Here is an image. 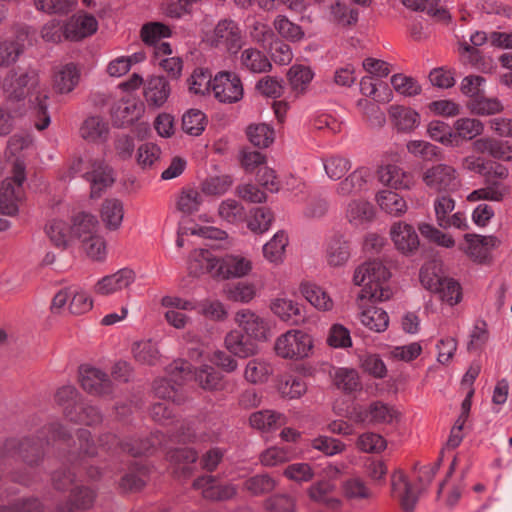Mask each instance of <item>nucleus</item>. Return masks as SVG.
Returning a JSON list of instances; mask_svg holds the SVG:
<instances>
[{"label": "nucleus", "mask_w": 512, "mask_h": 512, "mask_svg": "<svg viewBox=\"0 0 512 512\" xmlns=\"http://www.w3.org/2000/svg\"><path fill=\"white\" fill-rule=\"evenodd\" d=\"M218 260L210 250L197 249L194 250L190 256L188 269L190 274L199 276L205 273L216 277Z\"/></svg>", "instance_id": "29"}, {"label": "nucleus", "mask_w": 512, "mask_h": 512, "mask_svg": "<svg viewBox=\"0 0 512 512\" xmlns=\"http://www.w3.org/2000/svg\"><path fill=\"white\" fill-rule=\"evenodd\" d=\"M247 136L254 146L266 148L274 141V130L267 124L250 125L247 128Z\"/></svg>", "instance_id": "59"}, {"label": "nucleus", "mask_w": 512, "mask_h": 512, "mask_svg": "<svg viewBox=\"0 0 512 512\" xmlns=\"http://www.w3.org/2000/svg\"><path fill=\"white\" fill-rule=\"evenodd\" d=\"M391 238L397 250L403 254H412L419 247V237L414 227L404 222L394 223L390 230Z\"/></svg>", "instance_id": "18"}, {"label": "nucleus", "mask_w": 512, "mask_h": 512, "mask_svg": "<svg viewBox=\"0 0 512 512\" xmlns=\"http://www.w3.org/2000/svg\"><path fill=\"white\" fill-rule=\"evenodd\" d=\"M67 419L85 425H96L102 422V414L95 406L80 402L75 411L67 410Z\"/></svg>", "instance_id": "47"}, {"label": "nucleus", "mask_w": 512, "mask_h": 512, "mask_svg": "<svg viewBox=\"0 0 512 512\" xmlns=\"http://www.w3.org/2000/svg\"><path fill=\"white\" fill-rule=\"evenodd\" d=\"M361 323L375 332H383L389 324V317L386 311L376 306H369L363 309L360 314Z\"/></svg>", "instance_id": "45"}, {"label": "nucleus", "mask_w": 512, "mask_h": 512, "mask_svg": "<svg viewBox=\"0 0 512 512\" xmlns=\"http://www.w3.org/2000/svg\"><path fill=\"white\" fill-rule=\"evenodd\" d=\"M277 482L269 474H257L244 481L243 487L253 496H259L272 492Z\"/></svg>", "instance_id": "51"}, {"label": "nucleus", "mask_w": 512, "mask_h": 512, "mask_svg": "<svg viewBox=\"0 0 512 512\" xmlns=\"http://www.w3.org/2000/svg\"><path fill=\"white\" fill-rule=\"evenodd\" d=\"M171 87L164 76L150 77L144 86V98L151 108H160L168 100Z\"/></svg>", "instance_id": "23"}, {"label": "nucleus", "mask_w": 512, "mask_h": 512, "mask_svg": "<svg viewBox=\"0 0 512 512\" xmlns=\"http://www.w3.org/2000/svg\"><path fill=\"white\" fill-rule=\"evenodd\" d=\"M169 379L156 380L153 385L155 395L160 399H173L176 389L173 384L181 385L191 375V364L184 360L174 361L168 368Z\"/></svg>", "instance_id": "9"}, {"label": "nucleus", "mask_w": 512, "mask_h": 512, "mask_svg": "<svg viewBox=\"0 0 512 512\" xmlns=\"http://www.w3.org/2000/svg\"><path fill=\"white\" fill-rule=\"evenodd\" d=\"M335 486L327 480L314 483L308 489V495L311 500L323 504L329 508L336 509L340 502L332 496Z\"/></svg>", "instance_id": "43"}, {"label": "nucleus", "mask_w": 512, "mask_h": 512, "mask_svg": "<svg viewBox=\"0 0 512 512\" xmlns=\"http://www.w3.org/2000/svg\"><path fill=\"white\" fill-rule=\"evenodd\" d=\"M272 373L271 366L262 359L250 360L245 368L244 377L251 383H263L267 381L269 375Z\"/></svg>", "instance_id": "58"}, {"label": "nucleus", "mask_w": 512, "mask_h": 512, "mask_svg": "<svg viewBox=\"0 0 512 512\" xmlns=\"http://www.w3.org/2000/svg\"><path fill=\"white\" fill-rule=\"evenodd\" d=\"M391 494L399 499L405 512H412L418 501V494L402 470L395 471L391 476Z\"/></svg>", "instance_id": "13"}, {"label": "nucleus", "mask_w": 512, "mask_h": 512, "mask_svg": "<svg viewBox=\"0 0 512 512\" xmlns=\"http://www.w3.org/2000/svg\"><path fill=\"white\" fill-rule=\"evenodd\" d=\"M212 92L219 102L232 104L243 98L244 89L236 73L220 71L213 78Z\"/></svg>", "instance_id": "8"}, {"label": "nucleus", "mask_w": 512, "mask_h": 512, "mask_svg": "<svg viewBox=\"0 0 512 512\" xmlns=\"http://www.w3.org/2000/svg\"><path fill=\"white\" fill-rule=\"evenodd\" d=\"M226 349L239 358H248L257 354L258 345L241 331L232 330L225 336Z\"/></svg>", "instance_id": "26"}, {"label": "nucleus", "mask_w": 512, "mask_h": 512, "mask_svg": "<svg viewBox=\"0 0 512 512\" xmlns=\"http://www.w3.org/2000/svg\"><path fill=\"white\" fill-rule=\"evenodd\" d=\"M271 309L274 314L291 325H299L306 319L303 308L290 299H276Z\"/></svg>", "instance_id": "35"}, {"label": "nucleus", "mask_w": 512, "mask_h": 512, "mask_svg": "<svg viewBox=\"0 0 512 512\" xmlns=\"http://www.w3.org/2000/svg\"><path fill=\"white\" fill-rule=\"evenodd\" d=\"M375 216L373 205L362 199L351 200L346 207L345 218L356 228H365Z\"/></svg>", "instance_id": "25"}, {"label": "nucleus", "mask_w": 512, "mask_h": 512, "mask_svg": "<svg viewBox=\"0 0 512 512\" xmlns=\"http://www.w3.org/2000/svg\"><path fill=\"white\" fill-rule=\"evenodd\" d=\"M453 127L454 138L459 137L464 140H472L481 135L484 130L483 123L474 118H459Z\"/></svg>", "instance_id": "53"}, {"label": "nucleus", "mask_w": 512, "mask_h": 512, "mask_svg": "<svg viewBox=\"0 0 512 512\" xmlns=\"http://www.w3.org/2000/svg\"><path fill=\"white\" fill-rule=\"evenodd\" d=\"M79 380L81 387L91 395L104 397L111 395L114 391V384L109 375L89 365L80 366Z\"/></svg>", "instance_id": "10"}, {"label": "nucleus", "mask_w": 512, "mask_h": 512, "mask_svg": "<svg viewBox=\"0 0 512 512\" xmlns=\"http://www.w3.org/2000/svg\"><path fill=\"white\" fill-rule=\"evenodd\" d=\"M370 176L368 168L359 167L338 183L335 193L340 197L360 194L366 190Z\"/></svg>", "instance_id": "24"}, {"label": "nucleus", "mask_w": 512, "mask_h": 512, "mask_svg": "<svg viewBox=\"0 0 512 512\" xmlns=\"http://www.w3.org/2000/svg\"><path fill=\"white\" fill-rule=\"evenodd\" d=\"M396 417V411L381 401L372 402L366 411L360 414L362 421L372 424H390Z\"/></svg>", "instance_id": "40"}, {"label": "nucleus", "mask_w": 512, "mask_h": 512, "mask_svg": "<svg viewBox=\"0 0 512 512\" xmlns=\"http://www.w3.org/2000/svg\"><path fill=\"white\" fill-rule=\"evenodd\" d=\"M38 433L37 441L30 438L6 440L0 444V458L19 457L28 466L33 467L42 460L45 444H49L50 441L66 440L69 436L59 423L45 425Z\"/></svg>", "instance_id": "2"}, {"label": "nucleus", "mask_w": 512, "mask_h": 512, "mask_svg": "<svg viewBox=\"0 0 512 512\" xmlns=\"http://www.w3.org/2000/svg\"><path fill=\"white\" fill-rule=\"evenodd\" d=\"M148 467L141 462H134L127 473H125L120 482L119 488L123 492L140 491L148 480Z\"/></svg>", "instance_id": "34"}, {"label": "nucleus", "mask_w": 512, "mask_h": 512, "mask_svg": "<svg viewBox=\"0 0 512 512\" xmlns=\"http://www.w3.org/2000/svg\"><path fill=\"white\" fill-rule=\"evenodd\" d=\"M2 90L8 102L19 103L28 98L30 108L38 118L35 122L38 130H44L49 126L51 120L47 104L48 91L41 85L36 69L27 68L23 71L11 69L3 79Z\"/></svg>", "instance_id": "1"}, {"label": "nucleus", "mask_w": 512, "mask_h": 512, "mask_svg": "<svg viewBox=\"0 0 512 512\" xmlns=\"http://www.w3.org/2000/svg\"><path fill=\"white\" fill-rule=\"evenodd\" d=\"M77 438L79 441V453L77 456L71 453L68 461L71 463L73 470L83 468L86 470L89 479L97 480L102 474L100 469L88 464L85 459L86 457L91 458L97 454V448L91 442V433L86 429H79Z\"/></svg>", "instance_id": "11"}, {"label": "nucleus", "mask_w": 512, "mask_h": 512, "mask_svg": "<svg viewBox=\"0 0 512 512\" xmlns=\"http://www.w3.org/2000/svg\"><path fill=\"white\" fill-rule=\"evenodd\" d=\"M96 497L95 491L88 487H77L70 493L68 501L60 504L56 512H84L92 507Z\"/></svg>", "instance_id": "28"}, {"label": "nucleus", "mask_w": 512, "mask_h": 512, "mask_svg": "<svg viewBox=\"0 0 512 512\" xmlns=\"http://www.w3.org/2000/svg\"><path fill=\"white\" fill-rule=\"evenodd\" d=\"M24 53V44L18 39H0V67L14 65Z\"/></svg>", "instance_id": "46"}, {"label": "nucleus", "mask_w": 512, "mask_h": 512, "mask_svg": "<svg viewBox=\"0 0 512 512\" xmlns=\"http://www.w3.org/2000/svg\"><path fill=\"white\" fill-rule=\"evenodd\" d=\"M278 390L283 397L297 399L307 391V385L302 377L287 376L278 385Z\"/></svg>", "instance_id": "63"}, {"label": "nucleus", "mask_w": 512, "mask_h": 512, "mask_svg": "<svg viewBox=\"0 0 512 512\" xmlns=\"http://www.w3.org/2000/svg\"><path fill=\"white\" fill-rule=\"evenodd\" d=\"M391 274L380 261H369L356 268L353 276L355 285L363 286L358 299L373 302L386 301L391 298L392 290L388 280Z\"/></svg>", "instance_id": "3"}, {"label": "nucleus", "mask_w": 512, "mask_h": 512, "mask_svg": "<svg viewBox=\"0 0 512 512\" xmlns=\"http://www.w3.org/2000/svg\"><path fill=\"white\" fill-rule=\"evenodd\" d=\"M80 71L74 63L63 65L54 75V89L64 94L70 93L78 84Z\"/></svg>", "instance_id": "38"}, {"label": "nucleus", "mask_w": 512, "mask_h": 512, "mask_svg": "<svg viewBox=\"0 0 512 512\" xmlns=\"http://www.w3.org/2000/svg\"><path fill=\"white\" fill-rule=\"evenodd\" d=\"M425 185L436 192L453 191L458 186L456 170L447 164H437L426 169L422 175Z\"/></svg>", "instance_id": "12"}, {"label": "nucleus", "mask_w": 512, "mask_h": 512, "mask_svg": "<svg viewBox=\"0 0 512 512\" xmlns=\"http://www.w3.org/2000/svg\"><path fill=\"white\" fill-rule=\"evenodd\" d=\"M250 425L259 430H272L285 423V417L271 410L258 411L251 414Z\"/></svg>", "instance_id": "48"}, {"label": "nucleus", "mask_w": 512, "mask_h": 512, "mask_svg": "<svg viewBox=\"0 0 512 512\" xmlns=\"http://www.w3.org/2000/svg\"><path fill=\"white\" fill-rule=\"evenodd\" d=\"M193 487L201 489L205 499L225 501L237 494V487L234 484L219 485L213 476H201L194 480Z\"/></svg>", "instance_id": "14"}, {"label": "nucleus", "mask_w": 512, "mask_h": 512, "mask_svg": "<svg viewBox=\"0 0 512 512\" xmlns=\"http://www.w3.org/2000/svg\"><path fill=\"white\" fill-rule=\"evenodd\" d=\"M124 216L123 204L118 199H106L101 208V218L106 228L116 230L120 227Z\"/></svg>", "instance_id": "44"}, {"label": "nucleus", "mask_w": 512, "mask_h": 512, "mask_svg": "<svg viewBox=\"0 0 512 512\" xmlns=\"http://www.w3.org/2000/svg\"><path fill=\"white\" fill-rule=\"evenodd\" d=\"M46 234L53 245L65 249L71 240L70 226L62 220H52L46 225Z\"/></svg>", "instance_id": "49"}, {"label": "nucleus", "mask_w": 512, "mask_h": 512, "mask_svg": "<svg viewBox=\"0 0 512 512\" xmlns=\"http://www.w3.org/2000/svg\"><path fill=\"white\" fill-rule=\"evenodd\" d=\"M465 240L467 255L478 263H486L490 258V251L500 244L499 239L493 235L466 234Z\"/></svg>", "instance_id": "17"}, {"label": "nucleus", "mask_w": 512, "mask_h": 512, "mask_svg": "<svg viewBox=\"0 0 512 512\" xmlns=\"http://www.w3.org/2000/svg\"><path fill=\"white\" fill-rule=\"evenodd\" d=\"M98 221L96 217L90 213L80 212L72 218L70 232L72 237L77 238L81 242L98 234Z\"/></svg>", "instance_id": "36"}, {"label": "nucleus", "mask_w": 512, "mask_h": 512, "mask_svg": "<svg viewBox=\"0 0 512 512\" xmlns=\"http://www.w3.org/2000/svg\"><path fill=\"white\" fill-rule=\"evenodd\" d=\"M327 176L332 180L341 179L350 169L351 161L340 155H333L323 160Z\"/></svg>", "instance_id": "62"}, {"label": "nucleus", "mask_w": 512, "mask_h": 512, "mask_svg": "<svg viewBox=\"0 0 512 512\" xmlns=\"http://www.w3.org/2000/svg\"><path fill=\"white\" fill-rule=\"evenodd\" d=\"M388 112L393 125L399 132H411L420 123V115L409 107L392 105Z\"/></svg>", "instance_id": "32"}, {"label": "nucleus", "mask_w": 512, "mask_h": 512, "mask_svg": "<svg viewBox=\"0 0 512 512\" xmlns=\"http://www.w3.org/2000/svg\"><path fill=\"white\" fill-rule=\"evenodd\" d=\"M13 176L2 182L0 190V213L13 216L18 212V202L23 196V182L26 179L25 165L16 160L13 164Z\"/></svg>", "instance_id": "5"}, {"label": "nucleus", "mask_w": 512, "mask_h": 512, "mask_svg": "<svg viewBox=\"0 0 512 512\" xmlns=\"http://www.w3.org/2000/svg\"><path fill=\"white\" fill-rule=\"evenodd\" d=\"M135 360L141 364L155 365L160 354L156 343L151 340L136 342L132 347Z\"/></svg>", "instance_id": "55"}, {"label": "nucleus", "mask_w": 512, "mask_h": 512, "mask_svg": "<svg viewBox=\"0 0 512 512\" xmlns=\"http://www.w3.org/2000/svg\"><path fill=\"white\" fill-rule=\"evenodd\" d=\"M97 28L98 22L93 15L77 14L72 16L64 25V38L78 41L94 34Z\"/></svg>", "instance_id": "16"}, {"label": "nucleus", "mask_w": 512, "mask_h": 512, "mask_svg": "<svg viewBox=\"0 0 512 512\" xmlns=\"http://www.w3.org/2000/svg\"><path fill=\"white\" fill-rule=\"evenodd\" d=\"M240 65L251 73H267L272 69L268 57L256 48H246L241 52Z\"/></svg>", "instance_id": "37"}, {"label": "nucleus", "mask_w": 512, "mask_h": 512, "mask_svg": "<svg viewBox=\"0 0 512 512\" xmlns=\"http://www.w3.org/2000/svg\"><path fill=\"white\" fill-rule=\"evenodd\" d=\"M144 112V105L136 99L122 100L113 109V118L117 126L131 125L137 121Z\"/></svg>", "instance_id": "31"}, {"label": "nucleus", "mask_w": 512, "mask_h": 512, "mask_svg": "<svg viewBox=\"0 0 512 512\" xmlns=\"http://www.w3.org/2000/svg\"><path fill=\"white\" fill-rule=\"evenodd\" d=\"M334 384L344 392H354L360 388L358 373L354 369L339 368L334 374Z\"/></svg>", "instance_id": "64"}, {"label": "nucleus", "mask_w": 512, "mask_h": 512, "mask_svg": "<svg viewBox=\"0 0 512 512\" xmlns=\"http://www.w3.org/2000/svg\"><path fill=\"white\" fill-rule=\"evenodd\" d=\"M90 169L83 176L90 182L91 197L97 198L105 188L113 184L114 178L111 168L103 161L94 160L90 163Z\"/></svg>", "instance_id": "22"}, {"label": "nucleus", "mask_w": 512, "mask_h": 512, "mask_svg": "<svg viewBox=\"0 0 512 512\" xmlns=\"http://www.w3.org/2000/svg\"><path fill=\"white\" fill-rule=\"evenodd\" d=\"M300 291L316 309L330 311L333 308V300L321 287L311 283H303L300 286Z\"/></svg>", "instance_id": "42"}, {"label": "nucleus", "mask_w": 512, "mask_h": 512, "mask_svg": "<svg viewBox=\"0 0 512 512\" xmlns=\"http://www.w3.org/2000/svg\"><path fill=\"white\" fill-rule=\"evenodd\" d=\"M162 434L159 432L151 434L149 437L119 440L115 434L106 433L99 438L100 447L107 451H123L134 457L151 454L157 446L162 443Z\"/></svg>", "instance_id": "4"}, {"label": "nucleus", "mask_w": 512, "mask_h": 512, "mask_svg": "<svg viewBox=\"0 0 512 512\" xmlns=\"http://www.w3.org/2000/svg\"><path fill=\"white\" fill-rule=\"evenodd\" d=\"M287 245V234L284 231L277 232L273 238L263 246L264 257L272 263H281Z\"/></svg>", "instance_id": "50"}, {"label": "nucleus", "mask_w": 512, "mask_h": 512, "mask_svg": "<svg viewBox=\"0 0 512 512\" xmlns=\"http://www.w3.org/2000/svg\"><path fill=\"white\" fill-rule=\"evenodd\" d=\"M210 43L215 48H223L230 54H237L243 45L239 25L232 19L220 20L213 30Z\"/></svg>", "instance_id": "7"}, {"label": "nucleus", "mask_w": 512, "mask_h": 512, "mask_svg": "<svg viewBox=\"0 0 512 512\" xmlns=\"http://www.w3.org/2000/svg\"><path fill=\"white\" fill-rule=\"evenodd\" d=\"M192 378L205 390L234 391L235 383L224 380L221 373L211 366H204L194 372L191 370V375L187 377V380Z\"/></svg>", "instance_id": "20"}, {"label": "nucleus", "mask_w": 512, "mask_h": 512, "mask_svg": "<svg viewBox=\"0 0 512 512\" xmlns=\"http://www.w3.org/2000/svg\"><path fill=\"white\" fill-rule=\"evenodd\" d=\"M381 183L395 189H409L413 184V176L397 165L389 164L378 170Z\"/></svg>", "instance_id": "33"}, {"label": "nucleus", "mask_w": 512, "mask_h": 512, "mask_svg": "<svg viewBox=\"0 0 512 512\" xmlns=\"http://www.w3.org/2000/svg\"><path fill=\"white\" fill-rule=\"evenodd\" d=\"M109 124L100 116H90L82 123L79 133L82 139L91 143H102L109 137Z\"/></svg>", "instance_id": "30"}, {"label": "nucleus", "mask_w": 512, "mask_h": 512, "mask_svg": "<svg viewBox=\"0 0 512 512\" xmlns=\"http://www.w3.org/2000/svg\"><path fill=\"white\" fill-rule=\"evenodd\" d=\"M313 341L310 335L300 330H290L281 335L275 343L278 356L286 359L307 357L312 350Z\"/></svg>", "instance_id": "6"}, {"label": "nucleus", "mask_w": 512, "mask_h": 512, "mask_svg": "<svg viewBox=\"0 0 512 512\" xmlns=\"http://www.w3.org/2000/svg\"><path fill=\"white\" fill-rule=\"evenodd\" d=\"M135 279L136 274L132 269L122 268L98 280L94 291L99 295H110L129 287Z\"/></svg>", "instance_id": "15"}, {"label": "nucleus", "mask_w": 512, "mask_h": 512, "mask_svg": "<svg viewBox=\"0 0 512 512\" xmlns=\"http://www.w3.org/2000/svg\"><path fill=\"white\" fill-rule=\"evenodd\" d=\"M288 81L295 97L303 95L314 77L310 67L305 65H293L288 70Z\"/></svg>", "instance_id": "39"}, {"label": "nucleus", "mask_w": 512, "mask_h": 512, "mask_svg": "<svg viewBox=\"0 0 512 512\" xmlns=\"http://www.w3.org/2000/svg\"><path fill=\"white\" fill-rule=\"evenodd\" d=\"M140 36L146 45L153 46L162 39L170 37L171 29L161 22H149L142 26Z\"/></svg>", "instance_id": "54"}, {"label": "nucleus", "mask_w": 512, "mask_h": 512, "mask_svg": "<svg viewBox=\"0 0 512 512\" xmlns=\"http://www.w3.org/2000/svg\"><path fill=\"white\" fill-rule=\"evenodd\" d=\"M219 216L231 224L243 222L246 218L244 207L234 199L222 201L218 209Z\"/></svg>", "instance_id": "60"}, {"label": "nucleus", "mask_w": 512, "mask_h": 512, "mask_svg": "<svg viewBox=\"0 0 512 512\" xmlns=\"http://www.w3.org/2000/svg\"><path fill=\"white\" fill-rule=\"evenodd\" d=\"M468 109L472 114L487 116L502 111L503 107L496 98H486L482 93L470 99L467 103Z\"/></svg>", "instance_id": "52"}, {"label": "nucleus", "mask_w": 512, "mask_h": 512, "mask_svg": "<svg viewBox=\"0 0 512 512\" xmlns=\"http://www.w3.org/2000/svg\"><path fill=\"white\" fill-rule=\"evenodd\" d=\"M350 258V243L342 235L332 236L326 243L325 259L331 267H341Z\"/></svg>", "instance_id": "27"}, {"label": "nucleus", "mask_w": 512, "mask_h": 512, "mask_svg": "<svg viewBox=\"0 0 512 512\" xmlns=\"http://www.w3.org/2000/svg\"><path fill=\"white\" fill-rule=\"evenodd\" d=\"M212 76L206 69L197 68L187 79L189 91L194 94L205 95L212 91Z\"/></svg>", "instance_id": "57"}, {"label": "nucleus", "mask_w": 512, "mask_h": 512, "mask_svg": "<svg viewBox=\"0 0 512 512\" xmlns=\"http://www.w3.org/2000/svg\"><path fill=\"white\" fill-rule=\"evenodd\" d=\"M205 114L197 109L187 111L182 117V130L191 136H199L205 129Z\"/></svg>", "instance_id": "56"}, {"label": "nucleus", "mask_w": 512, "mask_h": 512, "mask_svg": "<svg viewBox=\"0 0 512 512\" xmlns=\"http://www.w3.org/2000/svg\"><path fill=\"white\" fill-rule=\"evenodd\" d=\"M252 269V263L242 255L227 254L218 260L216 277L223 279L246 276Z\"/></svg>", "instance_id": "21"}, {"label": "nucleus", "mask_w": 512, "mask_h": 512, "mask_svg": "<svg viewBox=\"0 0 512 512\" xmlns=\"http://www.w3.org/2000/svg\"><path fill=\"white\" fill-rule=\"evenodd\" d=\"M275 30L285 39L297 42L303 39L301 26L291 22L286 16L278 15L273 22Z\"/></svg>", "instance_id": "61"}, {"label": "nucleus", "mask_w": 512, "mask_h": 512, "mask_svg": "<svg viewBox=\"0 0 512 512\" xmlns=\"http://www.w3.org/2000/svg\"><path fill=\"white\" fill-rule=\"evenodd\" d=\"M235 322L243 329L246 336L253 341L267 339L268 328L264 320L249 309L239 310L235 315Z\"/></svg>", "instance_id": "19"}, {"label": "nucleus", "mask_w": 512, "mask_h": 512, "mask_svg": "<svg viewBox=\"0 0 512 512\" xmlns=\"http://www.w3.org/2000/svg\"><path fill=\"white\" fill-rule=\"evenodd\" d=\"M376 201L384 212L398 217L407 210V204L403 197L391 190H382L376 196Z\"/></svg>", "instance_id": "41"}]
</instances>
